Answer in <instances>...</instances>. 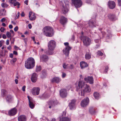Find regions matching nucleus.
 <instances>
[{
	"instance_id": "nucleus-63",
	"label": "nucleus",
	"mask_w": 121,
	"mask_h": 121,
	"mask_svg": "<svg viewBox=\"0 0 121 121\" xmlns=\"http://www.w3.org/2000/svg\"><path fill=\"white\" fill-rule=\"evenodd\" d=\"M28 1L26 0L24 2V3L25 4H26L27 5H28Z\"/></svg>"
},
{
	"instance_id": "nucleus-5",
	"label": "nucleus",
	"mask_w": 121,
	"mask_h": 121,
	"mask_svg": "<svg viewBox=\"0 0 121 121\" xmlns=\"http://www.w3.org/2000/svg\"><path fill=\"white\" fill-rule=\"evenodd\" d=\"M84 88L81 90V95L84 96L85 93H89L91 91V89L89 86L86 84Z\"/></svg>"
},
{
	"instance_id": "nucleus-21",
	"label": "nucleus",
	"mask_w": 121,
	"mask_h": 121,
	"mask_svg": "<svg viewBox=\"0 0 121 121\" xmlns=\"http://www.w3.org/2000/svg\"><path fill=\"white\" fill-rule=\"evenodd\" d=\"M85 82L84 81H79L78 82V86L79 88L82 89L85 86Z\"/></svg>"
},
{
	"instance_id": "nucleus-19",
	"label": "nucleus",
	"mask_w": 121,
	"mask_h": 121,
	"mask_svg": "<svg viewBox=\"0 0 121 121\" xmlns=\"http://www.w3.org/2000/svg\"><path fill=\"white\" fill-rule=\"evenodd\" d=\"M37 75L35 73H34L32 75L31 78V81L33 82H35L37 79Z\"/></svg>"
},
{
	"instance_id": "nucleus-41",
	"label": "nucleus",
	"mask_w": 121,
	"mask_h": 121,
	"mask_svg": "<svg viewBox=\"0 0 121 121\" xmlns=\"http://www.w3.org/2000/svg\"><path fill=\"white\" fill-rule=\"evenodd\" d=\"M74 66L73 65L71 64L69 65L68 69H72L74 68Z\"/></svg>"
},
{
	"instance_id": "nucleus-3",
	"label": "nucleus",
	"mask_w": 121,
	"mask_h": 121,
	"mask_svg": "<svg viewBox=\"0 0 121 121\" xmlns=\"http://www.w3.org/2000/svg\"><path fill=\"white\" fill-rule=\"evenodd\" d=\"M35 61L34 58L30 57L27 59L25 63V67L28 69L33 68L35 66Z\"/></svg>"
},
{
	"instance_id": "nucleus-49",
	"label": "nucleus",
	"mask_w": 121,
	"mask_h": 121,
	"mask_svg": "<svg viewBox=\"0 0 121 121\" xmlns=\"http://www.w3.org/2000/svg\"><path fill=\"white\" fill-rule=\"evenodd\" d=\"M95 42L96 43H98L100 41V40L99 39H97L95 40Z\"/></svg>"
},
{
	"instance_id": "nucleus-39",
	"label": "nucleus",
	"mask_w": 121,
	"mask_h": 121,
	"mask_svg": "<svg viewBox=\"0 0 121 121\" xmlns=\"http://www.w3.org/2000/svg\"><path fill=\"white\" fill-rule=\"evenodd\" d=\"M16 0H8L9 3L10 4H13L16 2Z\"/></svg>"
},
{
	"instance_id": "nucleus-56",
	"label": "nucleus",
	"mask_w": 121,
	"mask_h": 121,
	"mask_svg": "<svg viewBox=\"0 0 121 121\" xmlns=\"http://www.w3.org/2000/svg\"><path fill=\"white\" fill-rule=\"evenodd\" d=\"M28 27L29 29H30L31 28L32 26L31 25V24H29L28 25Z\"/></svg>"
},
{
	"instance_id": "nucleus-11",
	"label": "nucleus",
	"mask_w": 121,
	"mask_h": 121,
	"mask_svg": "<svg viewBox=\"0 0 121 121\" xmlns=\"http://www.w3.org/2000/svg\"><path fill=\"white\" fill-rule=\"evenodd\" d=\"M84 80L87 82H88L91 84H92L93 83L94 79L92 77L88 76L87 77L85 78Z\"/></svg>"
},
{
	"instance_id": "nucleus-38",
	"label": "nucleus",
	"mask_w": 121,
	"mask_h": 121,
	"mask_svg": "<svg viewBox=\"0 0 121 121\" xmlns=\"http://www.w3.org/2000/svg\"><path fill=\"white\" fill-rule=\"evenodd\" d=\"M41 70V68L40 66H37L36 71V72L40 71Z\"/></svg>"
},
{
	"instance_id": "nucleus-53",
	"label": "nucleus",
	"mask_w": 121,
	"mask_h": 121,
	"mask_svg": "<svg viewBox=\"0 0 121 121\" xmlns=\"http://www.w3.org/2000/svg\"><path fill=\"white\" fill-rule=\"evenodd\" d=\"M10 33H11L12 34H13V35L14 36V31H13V30H10Z\"/></svg>"
},
{
	"instance_id": "nucleus-12",
	"label": "nucleus",
	"mask_w": 121,
	"mask_h": 121,
	"mask_svg": "<svg viewBox=\"0 0 121 121\" xmlns=\"http://www.w3.org/2000/svg\"><path fill=\"white\" fill-rule=\"evenodd\" d=\"M17 112V109L15 108H14L9 110L8 112L9 115L10 116H13L15 115Z\"/></svg>"
},
{
	"instance_id": "nucleus-24",
	"label": "nucleus",
	"mask_w": 121,
	"mask_h": 121,
	"mask_svg": "<svg viewBox=\"0 0 121 121\" xmlns=\"http://www.w3.org/2000/svg\"><path fill=\"white\" fill-rule=\"evenodd\" d=\"M68 7H67V6H65L64 5L63 6L62 11L63 14H65L68 12L69 10Z\"/></svg>"
},
{
	"instance_id": "nucleus-28",
	"label": "nucleus",
	"mask_w": 121,
	"mask_h": 121,
	"mask_svg": "<svg viewBox=\"0 0 121 121\" xmlns=\"http://www.w3.org/2000/svg\"><path fill=\"white\" fill-rule=\"evenodd\" d=\"M91 53L90 52H87L85 55V58L86 60L90 59L91 58Z\"/></svg>"
},
{
	"instance_id": "nucleus-48",
	"label": "nucleus",
	"mask_w": 121,
	"mask_h": 121,
	"mask_svg": "<svg viewBox=\"0 0 121 121\" xmlns=\"http://www.w3.org/2000/svg\"><path fill=\"white\" fill-rule=\"evenodd\" d=\"M18 27L17 26H16L14 28V30L15 31H17L18 30Z\"/></svg>"
},
{
	"instance_id": "nucleus-33",
	"label": "nucleus",
	"mask_w": 121,
	"mask_h": 121,
	"mask_svg": "<svg viewBox=\"0 0 121 121\" xmlns=\"http://www.w3.org/2000/svg\"><path fill=\"white\" fill-rule=\"evenodd\" d=\"M69 65L68 64H66V63H64L63 64V67L64 69H68Z\"/></svg>"
},
{
	"instance_id": "nucleus-42",
	"label": "nucleus",
	"mask_w": 121,
	"mask_h": 121,
	"mask_svg": "<svg viewBox=\"0 0 121 121\" xmlns=\"http://www.w3.org/2000/svg\"><path fill=\"white\" fill-rule=\"evenodd\" d=\"M20 5V3L17 2H16L13 4V5L14 6H16L17 5Z\"/></svg>"
},
{
	"instance_id": "nucleus-9",
	"label": "nucleus",
	"mask_w": 121,
	"mask_h": 121,
	"mask_svg": "<svg viewBox=\"0 0 121 121\" xmlns=\"http://www.w3.org/2000/svg\"><path fill=\"white\" fill-rule=\"evenodd\" d=\"M108 5L109 8L113 9L116 6V4L115 2L112 1H109L108 3Z\"/></svg>"
},
{
	"instance_id": "nucleus-58",
	"label": "nucleus",
	"mask_w": 121,
	"mask_h": 121,
	"mask_svg": "<svg viewBox=\"0 0 121 121\" xmlns=\"http://www.w3.org/2000/svg\"><path fill=\"white\" fill-rule=\"evenodd\" d=\"M20 15V12H18L17 13V18H19V16Z\"/></svg>"
},
{
	"instance_id": "nucleus-46",
	"label": "nucleus",
	"mask_w": 121,
	"mask_h": 121,
	"mask_svg": "<svg viewBox=\"0 0 121 121\" xmlns=\"http://www.w3.org/2000/svg\"><path fill=\"white\" fill-rule=\"evenodd\" d=\"M0 31L2 32H4V27H1L0 29Z\"/></svg>"
},
{
	"instance_id": "nucleus-22",
	"label": "nucleus",
	"mask_w": 121,
	"mask_h": 121,
	"mask_svg": "<svg viewBox=\"0 0 121 121\" xmlns=\"http://www.w3.org/2000/svg\"><path fill=\"white\" fill-rule=\"evenodd\" d=\"M26 117L24 115H21L18 117V121H26Z\"/></svg>"
},
{
	"instance_id": "nucleus-34",
	"label": "nucleus",
	"mask_w": 121,
	"mask_h": 121,
	"mask_svg": "<svg viewBox=\"0 0 121 121\" xmlns=\"http://www.w3.org/2000/svg\"><path fill=\"white\" fill-rule=\"evenodd\" d=\"M7 91L4 89H2L1 90V95L3 96H5L7 93Z\"/></svg>"
},
{
	"instance_id": "nucleus-27",
	"label": "nucleus",
	"mask_w": 121,
	"mask_h": 121,
	"mask_svg": "<svg viewBox=\"0 0 121 121\" xmlns=\"http://www.w3.org/2000/svg\"><path fill=\"white\" fill-rule=\"evenodd\" d=\"M108 18L111 20L114 21L115 19V15L113 14H110L108 15Z\"/></svg>"
},
{
	"instance_id": "nucleus-45",
	"label": "nucleus",
	"mask_w": 121,
	"mask_h": 121,
	"mask_svg": "<svg viewBox=\"0 0 121 121\" xmlns=\"http://www.w3.org/2000/svg\"><path fill=\"white\" fill-rule=\"evenodd\" d=\"M62 77L63 78H64L66 77V74L65 73L63 72H62Z\"/></svg>"
},
{
	"instance_id": "nucleus-6",
	"label": "nucleus",
	"mask_w": 121,
	"mask_h": 121,
	"mask_svg": "<svg viewBox=\"0 0 121 121\" xmlns=\"http://www.w3.org/2000/svg\"><path fill=\"white\" fill-rule=\"evenodd\" d=\"M72 2L76 8L80 7L82 4V2L80 0H72Z\"/></svg>"
},
{
	"instance_id": "nucleus-32",
	"label": "nucleus",
	"mask_w": 121,
	"mask_h": 121,
	"mask_svg": "<svg viewBox=\"0 0 121 121\" xmlns=\"http://www.w3.org/2000/svg\"><path fill=\"white\" fill-rule=\"evenodd\" d=\"M89 111L90 113L91 114H94L95 112L94 109L92 107H91L90 108Z\"/></svg>"
},
{
	"instance_id": "nucleus-17",
	"label": "nucleus",
	"mask_w": 121,
	"mask_h": 121,
	"mask_svg": "<svg viewBox=\"0 0 121 121\" xmlns=\"http://www.w3.org/2000/svg\"><path fill=\"white\" fill-rule=\"evenodd\" d=\"M95 18L91 19L89 21V25L90 26L92 27H95Z\"/></svg>"
},
{
	"instance_id": "nucleus-62",
	"label": "nucleus",
	"mask_w": 121,
	"mask_h": 121,
	"mask_svg": "<svg viewBox=\"0 0 121 121\" xmlns=\"http://www.w3.org/2000/svg\"><path fill=\"white\" fill-rule=\"evenodd\" d=\"M6 44L7 45H8L9 44V40H7L6 42Z\"/></svg>"
},
{
	"instance_id": "nucleus-13",
	"label": "nucleus",
	"mask_w": 121,
	"mask_h": 121,
	"mask_svg": "<svg viewBox=\"0 0 121 121\" xmlns=\"http://www.w3.org/2000/svg\"><path fill=\"white\" fill-rule=\"evenodd\" d=\"M76 101L75 99H73L71 101V102L69 104V106L70 109L72 110L75 108V102Z\"/></svg>"
},
{
	"instance_id": "nucleus-60",
	"label": "nucleus",
	"mask_w": 121,
	"mask_h": 121,
	"mask_svg": "<svg viewBox=\"0 0 121 121\" xmlns=\"http://www.w3.org/2000/svg\"><path fill=\"white\" fill-rule=\"evenodd\" d=\"M21 16L22 17H23L25 16V14L23 12H22L21 14Z\"/></svg>"
},
{
	"instance_id": "nucleus-59",
	"label": "nucleus",
	"mask_w": 121,
	"mask_h": 121,
	"mask_svg": "<svg viewBox=\"0 0 121 121\" xmlns=\"http://www.w3.org/2000/svg\"><path fill=\"white\" fill-rule=\"evenodd\" d=\"M9 28L10 29H12L13 28V26L12 25H10L9 26Z\"/></svg>"
},
{
	"instance_id": "nucleus-7",
	"label": "nucleus",
	"mask_w": 121,
	"mask_h": 121,
	"mask_svg": "<svg viewBox=\"0 0 121 121\" xmlns=\"http://www.w3.org/2000/svg\"><path fill=\"white\" fill-rule=\"evenodd\" d=\"M40 89L39 87H34L31 90L32 94L34 95H38L39 93Z\"/></svg>"
},
{
	"instance_id": "nucleus-51",
	"label": "nucleus",
	"mask_w": 121,
	"mask_h": 121,
	"mask_svg": "<svg viewBox=\"0 0 121 121\" xmlns=\"http://www.w3.org/2000/svg\"><path fill=\"white\" fill-rule=\"evenodd\" d=\"M26 88V86H24L22 88V90L23 91H25V89Z\"/></svg>"
},
{
	"instance_id": "nucleus-26",
	"label": "nucleus",
	"mask_w": 121,
	"mask_h": 121,
	"mask_svg": "<svg viewBox=\"0 0 121 121\" xmlns=\"http://www.w3.org/2000/svg\"><path fill=\"white\" fill-rule=\"evenodd\" d=\"M61 80L59 78L56 77L53 78L52 80V82L58 83L60 82Z\"/></svg>"
},
{
	"instance_id": "nucleus-35",
	"label": "nucleus",
	"mask_w": 121,
	"mask_h": 121,
	"mask_svg": "<svg viewBox=\"0 0 121 121\" xmlns=\"http://www.w3.org/2000/svg\"><path fill=\"white\" fill-rule=\"evenodd\" d=\"M12 98V97L11 95H8L7 96L6 99L8 101H10Z\"/></svg>"
},
{
	"instance_id": "nucleus-43",
	"label": "nucleus",
	"mask_w": 121,
	"mask_h": 121,
	"mask_svg": "<svg viewBox=\"0 0 121 121\" xmlns=\"http://www.w3.org/2000/svg\"><path fill=\"white\" fill-rule=\"evenodd\" d=\"M17 60V59L15 58H13L12 60H11V62L14 63Z\"/></svg>"
},
{
	"instance_id": "nucleus-61",
	"label": "nucleus",
	"mask_w": 121,
	"mask_h": 121,
	"mask_svg": "<svg viewBox=\"0 0 121 121\" xmlns=\"http://www.w3.org/2000/svg\"><path fill=\"white\" fill-rule=\"evenodd\" d=\"M71 87L70 86H69L67 87V89L68 90H69L70 89Z\"/></svg>"
},
{
	"instance_id": "nucleus-64",
	"label": "nucleus",
	"mask_w": 121,
	"mask_h": 121,
	"mask_svg": "<svg viewBox=\"0 0 121 121\" xmlns=\"http://www.w3.org/2000/svg\"><path fill=\"white\" fill-rule=\"evenodd\" d=\"M10 57L11 58H12L13 57V55L12 54H10L9 55Z\"/></svg>"
},
{
	"instance_id": "nucleus-18",
	"label": "nucleus",
	"mask_w": 121,
	"mask_h": 121,
	"mask_svg": "<svg viewBox=\"0 0 121 121\" xmlns=\"http://www.w3.org/2000/svg\"><path fill=\"white\" fill-rule=\"evenodd\" d=\"M27 97L29 100L30 107L31 108L33 109L34 108L35 106L34 102L33 100H31L30 99V96H28Z\"/></svg>"
},
{
	"instance_id": "nucleus-50",
	"label": "nucleus",
	"mask_w": 121,
	"mask_h": 121,
	"mask_svg": "<svg viewBox=\"0 0 121 121\" xmlns=\"http://www.w3.org/2000/svg\"><path fill=\"white\" fill-rule=\"evenodd\" d=\"M6 20V19L5 18H2L1 20L0 21L1 22H4Z\"/></svg>"
},
{
	"instance_id": "nucleus-36",
	"label": "nucleus",
	"mask_w": 121,
	"mask_h": 121,
	"mask_svg": "<svg viewBox=\"0 0 121 121\" xmlns=\"http://www.w3.org/2000/svg\"><path fill=\"white\" fill-rule=\"evenodd\" d=\"M2 7L3 8H5L8 7L9 6V5L7 4L6 3H2L1 4Z\"/></svg>"
},
{
	"instance_id": "nucleus-16",
	"label": "nucleus",
	"mask_w": 121,
	"mask_h": 121,
	"mask_svg": "<svg viewBox=\"0 0 121 121\" xmlns=\"http://www.w3.org/2000/svg\"><path fill=\"white\" fill-rule=\"evenodd\" d=\"M60 96L62 98L66 97L67 96L66 90L65 89L61 90L60 91Z\"/></svg>"
},
{
	"instance_id": "nucleus-25",
	"label": "nucleus",
	"mask_w": 121,
	"mask_h": 121,
	"mask_svg": "<svg viewBox=\"0 0 121 121\" xmlns=\"http://www.w3.org/2000/svg\"><path fill=\"white\" fill-rule=\"evenodd\" d=\"M80 66L82 69L84 68L87 67L88 65L84 61H82L80 62Z\"/></svg>"
},
{
	"instance_id": "nucleus-44",
	"label": "nucleus",
	"mask_w": 121,
	"mask_h": 121,
	"mask_svg": "<svg viewBox=\"0 0 121 121\" xmlns=\"http://www.w3.org/2000/svg\"><path fill=\"white\" fill-rule=\"evenodd\" d=\"M97 54L99 55L102 56L103 55V53L100 51H98V52Z\"/></svg>"
},
{
	"instance_id": "nucleus-30",
	"label": "nucleus",
	"mask_w": 121,
	"mask_h": 121,
	"mask_svg": "<svg viewBox=\"0 0 121 121\" xmlns=\"http://www.w3.org/2000/svg\"><path fill=\"white\" fill-rule=\"evenodd\" d=\"M94 96L95 98L96 99H98L99 97V94L97 92H95L94 94Z\"/></svg>"
},
{
	"instance_id": "nucleus-29",
	"label": "nucleus",
	"mask_w": 121,
	"mask_h": 121,
	"mask_svg": "<svg viewBox=\"0 0 121 121\" xmlns=\"http://www.w3.org/2000/svg\"><path fill=\"white\" fill-rule=\"evenodd\" d=\"M70 119L68 117H63L62 118H60V121H70Z\"/></svg>"
},
{
	"instance_id": "nucleus-10",
	"label": "nucleus",
	"mask_w": 121,
	"mask_h": 121,
	"mask_svg": "<svg viewBox=\"0 0 121 121\" xmlns=\"http://www.w3.org/2000/svg\"><path fill=\"white\" fill-rule=\"evenodd\" d=\"M81 40L83 41L84 45L88 46L90 44L91 41L90 38H81Z\"/></svg>"
},
{
	"instance_id": "nucleus-57",
	"label": "nucleus",
	"mask_w": 121,
	"mask_h": 121,
	"mask_svg": "<svg viewBox=\"0 0 121 121\" xmlns=\"http://www.w3.org/2000/svg\"><path fill=\"white\" fill-rule=\"evenodd\" d=\"M13 54L16 55H17V51H14L13 52Z\"/></svg>"
},
{
	"instance_id": "nucleus-14",
	"label": "nucleus",
	"mask_w": 121,
	"mask_h": 121,
	"mask_svg": "<svg viewBox=\"0 0 121 121\" xmlns=\"http://www.w3.org/2000/svg\"><path fill=\"white\" fill-rule=\"evenodd\" d=\"M57 101L56 100L50 101L48 103L49 108H50L53 107L55 105L57 104Z\"/></svg>"
},
{
	"instance_id": "nucleus-1",
	"label": "nucleus",
	"mask_w": 121,
	"mask_h": 121,
	"mask_svg": "<svg viewBox=\"0 0 121 121\" xmlns=\"http://www.w3.org/2000/svg\"><path fill=\"white\" fill-rule=\"evenodd\" d=\"M56 46L55 42L53 40H50L48 43V49L46 53L48 55H52L54 53L53 51Z\"/></svg>"
},
{
	"instance_id": "nucleus-40",
	"label": "nucleus",
	"mask_w": 121,
	"mask_h": 121,
	"mask_svg": "<svg viewBox=\"0 0 121 121\" xmlns=\"http://www.w3.org/2000/svg\"><path fill=\"white\" fill-rule=\"evenodd\" d=\"M5 55V54H3V51L2 50L1 51L0 53V58H2L3 57H4Z\"/></svg>"
},
{
	"instance_id": "nucleus-23",
	"label": "nucleus",
	"mask_w": 121,
	"mask_h": 121,
	"mask_svg": "<svg viewBox=\"0 0 121 121\" xmlns=\"http://www.w3.org/2000/svg\"><path fill=\"white\" fill-rule=\"evenodd\" d=\"M67 19L64 17L61 16L60 20V22L63 25L65 24L67 22Z\"/></svg>"
},
{
	"instance_id": "nucleus-15",
	"label": "nucleus",
	"mask_w": 121,
	"mask_h": 121,
	"mask_svg": "<svg viewBox=\"0 0 121 121\" xmlns=\"http://www.w3.org/2000/svg\"><path fill=\"white\" fill-rule=\"evenodd\" d=\"M48 59V56L46 55H43L40 56V61L42 62H46Z\"/></svg>"
},
{
	"instance_id": "nucleus-8",
	"label": "nucleus",
	"mask_w": 121,
	"mask_h": 121,
	"mask_svg": "<svg viewBox=\"0 0 121 121\" xmlns=\"http://www.w3.org/2000/svg\"><path fill=\"white\" fill-rule=\"evenodd\" d=\"M89 99L88 98H86L82 100L81 102V104L83 107H86L88 104Z\"/></svg>"
},
{
	"instance_id": "nucleus-37",
	"label": "nucleus",
	"mask_w": 121,
	"mask_h": 121,
	"mask_svg": "<svg viewBox=\"0 0 121 121\" xmlns=\"http://www.w3.org/2000/svg\"><path fill=\"white\" fill-rule=\"evenodd\" d=\"M64 2L65 4V6H67V7H69V2L68 0H64Z\"/></svg>"
},
{
	"instance_id": "nucleus-2",
	"label": "nucleus",
	"mask_w": 121,
	"mask_h": 121,
	"mask_svg": "<svg viewBox=\"0 0 121 121\" xmlns=\"http://www.w3.org/2000/svg\"><path fill=\"white\" fill-rule=\"evenodd\" d=\"M43 31L44 35L48 37H52L54 33L52 28L49 26L44 27L43 29Z\"/></svg>"
},
{
	"instance_id": "nucleus-55",
	"label": "nucleus",
	"mask_w": 121,
	"mask_h": 121,
	"mask_svg": "<svg viewBox=\"0 0 121 121\" xmlns=\"http://www.w3.org/2000/svg\"><path fill=\"white\" fill-rule=\"evenodd\" d=\"M14 48L16 50H17L18 49H19V48L17 47L16 46H14Z\"/></svg>"
},
{
	"instance_id": "nucleus-31",
	"label": "nucleus",
	"mask_w": 121,
	"mask_h": 121,
	"mask_svg": "<svg viewBox=\"0 0 121 121\" xmlns=\"http://www.w3.org/2000/svg\"><path fill=\"white\" fill-rule=\"evenodd\" d=\"M6 35L8 38L13 37L14 36L13 34H12L10 32L8 31L7 32Z\"/></svg>"
},
{
	"instance_id": "nucleus-54",
	"label": "nucleus",
	"mask_w": 121,
	"mask_h": 121,
	"mask_svg": "<svg viewBox=\"0 0 121 121\" xmlns=\"http://www.w3.org/2000/svg\"><path fill=\"white\" fill-rule=\"evenodd\" d=\"M44 96V95H42V96H39V97L41 99H43V97Z\"/></svg>"
},
{
	"instance_id": "nucleus-47",
	"label": "nucleus",
	"mask_w": 121,
	"mask_h": 121,
	"mask_svg": "<svg viewBox=\"0 0 121 121\" xmlns=\"http://www.w3.org/2000/svg\"><path fill=\"white\" fill-rule=\"evenodd\" d=\"M118 3L119 6H121V0H118Z\"/></svg>"
},
{
	"instance_id": "nucleus-52",
	"label": "nucleus",
	"mask_w": 121,
	"mask_h": 121,
	"mask_svg": "<svg viewBox=\"0 0 121 121\" xmlns=\"http://www.w3.org/2000/svg\"><path fill=\"white\" fill-rule=\"evenodd\" d=\"M108 69V67H106L105 68V71L106 73L107 72V71Z\"/></svg>"
},
{
	"instance_id": "nucleus-4",
	"label": "nucleus",
	"mask_w": 121,
	"mask_h": 121,
	"mask_svg": "<svg viewBox=\"0 0 121 121\" xmlns=\"http://www.w3.org/2000/svg\"><path fill=\"white\" fill-rule=\"evenodd\" d=\"M64 44L66 46L65 48L63 50V51L65 55L67 56H68L69 53V51L72 48L69 46V43L68 42L65 43Z\"/></svg>"
},
{
	"instance_id": "nucleus-20",
	"label": "nucleus",
	"mask_w": 121,
	"mask_h": 121,
	"mask_svg": "<svg viewBox=\"0 0 121 121\" xmlns=\"http://www.w3.org/2000/svg\"><path fill=\"white\" fill-rule=\"evenodd\" d=\"M29 17L31 21H33L35 20L36 17L35 14L32 12H30L29 13Z\"/></svg>"
}]
</instances>
